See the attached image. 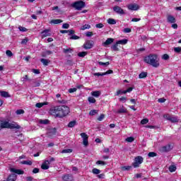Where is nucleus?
Instances as JSON below:
<instances>
[{"label":"nucleus","mask_w":181,"mask_h":181,"mask_svg":"<svg viewBox=\"0 0 181 181\" xmlns=\"http://www.w3.org/2000/svg\"><path fill=\"white\" fill-rule=\"evenodd\" d=\"M49 114L55 118H64L70 114V107L66 105L54 106L49 110Z\"/></svg>","instance_id":"obj_1"},{"label":"nucleus","mask_w":181,"mask_h":181,"mask_svg":"<svg viewBox=\"0 0 181 181\" xmlns=\"http://www.w3.org/2000/svg\"><path fill=\"white\" fill-rule=\"evenodd\" d=\"M144 61V63L150 64V66H152V67H155L156 69H158V67L160 66V64L159 63V57H158V54H151L146 56Z\"/></svg>","instance_id":"obj_2"},{"label":"nucleus","mask_w":181,"mask_h":181,"mask_svg":"<svg viewBox=\"0 0 181 181\" xmlns=\"http://www.w3.org/2000/svg\"><path fill=\"white\" fill-rule=\"evenodd\" d=\"M72 8H74L75 9H76L77 11H81V9H83V8H86V2L80 0V1H77L74 2L71 4Z\"/></svg>","instance_id":"obj_3"},{"label":"nucleus","mask_w":181,"mask_h":181,"mask_svg":"<svg viewBox=\"0 0 181 181\" xmlns=\"http://www.w3.org/2000/svg\"><path fill=\"white\" fill-rule=\"evenodd\" d=\"M144 163V157L138 156L134 158V161L132 163V166L134 168H139L141 165Z\"/></svg>","instance_id":"obj_4"},{"label":"nucleus","mask_w":181,"mask_h":181,"mask_svg":"<svg viewBox=\"0 0 181 181\" xmlns=\"http://www.w3.org/2000/svg\"><path fill=\"white\" fill-rule=\"evenodd\" d=\"M94 46V41L93 40H88L86 41L83 45V49H86V50H88L90 49H92V47Z\"/></svg>","instance_id":"obj_5"},{"label":"nucleus","mask_w":181,"mask_h":181,"mask_svg":"<svg viewBox=\"0 0 181 181\" xmlns=\"http://www.w3.org/2000/svg\"><path fill=\"white\" fill-rule=\"evenodd\" d=\"M113 11L119 15H125V11H124V9H122L119 6H115L113 7Z\"/></svg>","instance_id":"obj_6"},{"label":"nucleus","mask_w":181,"mask_h":181,"mask_svg":"<svg viewBox=\"0 0 181 181\" xmlns=\"http://www.w3.org/2000/svg\"><path fill=\"white\" fill-rule=\"evenodd\" d=\"M81 138H83V144L85 146H88V136L86 133L81 134Z\"/></svg>","instance_id":"obj_7"},{"label":"nucleus","mask_w":181,"mask_h":181,"mask_svg":"<svg viewBox=\"0 0 181 181\" xmlns=\"http://www.w3.org/2000/svg\"><path fill=\"white\" fill-rule=\"evenodd\" d=\"M115 39L114 38H107L105 42L102 43V45L104 46V47H108L110 45H112L114 43Z\"/></svg>","instance_id":"obj_8"},{"label":"nucleus","mask_w":181,"mask_h":181,"mask_svg":"<svg viewBox=\"0 0 181 181\" xmlns=\"http://www.w3.org/2000/svg\"><path fill=\"white\" fill-rule=\"evenodd\" d=\"M62 180L64 181H73L74 180V177L71 174H65L62 175Z\"/></svg>","instance_id":"obj_9"},{"label":"nucleus","mask_w":181,"mask_h":181,"mask_svg":"<svg viewBox=\"0 0 181 181\" xmlns=\"http://www.w3.org/2000/svg\"><path fill=\"white\" fill-rule=\"evenodd\" d=\"M8 129H21V126L16 122L8 123Z\"/></svg>","instance_id":"obj_10"},{"label":"nucleus","mask_w":181,"mask_h":181,"mask_svg":"<svg viewBox=\"0 0 181 181\" xmlns=\"http://www.w3.org/2000/svg\"><path fill=\"white\" fill-rule=\"evenodd\" d=\"M42 38L48 37L52 36V33H50V29H45L42 33Z\"/></svg>","instance_id":"obj_11"},{"label":"nucleus","mask_w":181,"mask_h":181,"mask_svg":"<svg viewBox=\"0 0 181 181\" xmlns=\"http://www.w3.org/2000/svg\"><path fill=\"white\" fill-rule=\"evenodd\" d=\"M173 149V146L172 144H168L162 147L163 152H170Z\"/></svg>","instance_id":"obj_12"},{"label":"nucleus","mask_w":181,"mask_h":181,"mask_svg":"<svg viewBox=\"0 0 181 181\" xmlns=\"http://www.w3.org/2000/svg\"><path fill=\"white\" fill-rule=\"evenodd\" d=\"M59 32L62 34L68 33V36H71V35H74L76 33L74 30H61Z\"/></svg>","instance_id":"obj_13"},{"label":"nucleus","mask_w":181,"mask_h":181,"mask_svg":"<svg viewBox=\"0 0 181 181\" xmlns=\"http://www.w3.org/2000/svg\"><path fill=\"white\" fill-rule=\"evenodd\" d=\"M127 9H129V11H138L139 9V6L132 4L127 6Z\"/></svg>","instance_id":"obj_14"},{"label":"nucleus","mask_w":181,"mask_h":181,"mask_svg":"<svg viewBox=\"0 0 181 181\" xmlns=\"http://www.w3.org/2000/svg\"><path fill=\"white\" fill-rule=\"evenodd\" d=\"M49 165H50V161L45 160L44 163H42L41 165V169H42L43 170H47V169H49Z\"/></svg>","instance_id":"obj_15"},{"label":"nucleus","mask_w":181,"mask_h":181,"mask_svg":"<svg viewBox=\"0 0 181 181\" xmlns=\"http://www.w3.org/2000/svg\"><path fill=\"white\" fill-rule=\"evenodd\" d=\"M11 172H13V173H16L17 175H23L25 173L24 170L16 168H11Z\"/></svg>","instance_id":"obj_16"},{"label":"nucleus","mask_w":181,"mask_h":181,"mask_svg":"<svg viewBox=\"0 0 181 181\" xmlns=\"http://www.w3.org/2000/svg\"><path fill=\"white\" fill-rule=\"evenodd\" d=\"M119 44H118L117 42H116L115 44H113L111 47L110 49L113 50V52H119Z\"/></svg>","instance_id":"obj_17"},{"label":"nucleus","mask_w":181,"mask_h":181,"mask_svg":"<svg viewBox=\"0 0 181 181\" xmlns=\"http://www.w3.org/2000/svg\"><path fill=\"white\" fill-rule=\"evenodd\" d=\"M1 121V129H4L5 128H7L8 129L9 128V122L8 121Z\"/></svg>","instance_id":"obj_18"},{"label":"nucleus","mask_w":181,"mask_h":181,"mask_svg":"<svg viewBox=\"0 0 181 181\" xmlns=\"http://www.w3.org/2000/svg\"><path fill=\"white\" fill-rule=\"evenodd\" d=\"M93 97H95V98H98L101 95V91L100 90H94L90 93Z\"/></svg>","instance_id":"obj_19"},{"label":"nucleus","mask_w":181,"mask_h":181,"mask_svg":"<svg viewBox=\"0 0 181 181\" xmlns=\"http://www.w3.org/2000/svg\"><path fill=\"white\" fill-rule=\"evenodd\" d=\"M167 21L169 23H176V18L173 17V16L168 15L167 17Z\"/></svg>","instance_id":"obj_20"},{"label":"nucleus","mask_w":181,"mask_h":181,"mask_svg":"<svg viewBox=\"0 0 181 181\" xmlns=\"http://www.w3.org/2000/svg\"><path fill=\"white\" fill-rule=\"evenodd\" d=\"M0 94H1V97H4V98H8L11 97V95H9V93H8L6 91L1 90Z\"/></svg>","instance_id":"obj_21"},{"label":"nucleus","mask_w":181,"mask_h":181,"mask_svg":"<svg viewBox=\"0 0 181 181\" xmlns=\"http://www.w3.org/2000/svg\"><path fill=\"white\" fill-rule=\"evenodd\" d=\"M7 181H16V174H11L10 175L7 180Z\"/></svg>","instance_id":"obj_22"},{"label":"nucleus","mask_w":181,"mask_h":181,"mask_svg":"<svg viewBox=\"0 0 181 181\" xmlns=\"http://www.w3.org/2000/svg\"><path fill=\"white\" fill-rule=\"evenodd\" d=\"M120 169L122 172H125V171L131 170V169H132V166L131 165L122 166L120 167Z\"/></svg>","instance_id":"obj_23"},{"label":"nucleus","mask_w":181,"mask_h":181,"mask_svg":"<svg viewBox=\"0 0 181 181\" xmlns=\"http://www.w3.org/2000/svg\"><path fill=\"white\" fill-rule=\"evenodd\" d=\"M76 124H77V121H76V120L71 121V122L68 124L67 127H68V128H74V127H76Z\"/></svg>","instance_id":"obj_24"},{"label":"nucleus","mask_w":181,"mask_h":181,"mask_svg":"<svg viewBox=\"0 0 181 181\" xmlns=\"http://www.w3.org/2000/svg\"><path fill=\"white\" fill-rule=\"evenodd\" d=\"M63 23V21L61 19H54L50 21V23H53L54 25H59V23Z\"/></svg>","instance_id":"obj_25"},{"label":"nucleus","mask_w":181,"mask_h":181,"mask_svg":"<svg viewBox=\"0 0 181 181\" xmlns=\"http://www.w3.org/2000/svg\"><path fill=\"white\" fill-rule=\"evenodd\" d=\"M74 50L71 48H64L63 49V53H64V54H69V53H73Z\"/></svg>","instance_id":"obj_26"},{"label":"nucleus","mask_w":181,"mask_h":181,"mask_svg":"<svg viewBox=\"0 0 181 181\" xmlns=\"http://www.w3.org/2000/svg\"><path fill=\"white\" fill-rule=\"evenodd\" d=\"M40 62L44 66H49V63H50V61H49V59H46L44 58L41 59Z\"/></svg>","instance_id":"obj_27"},{"label":"nucleus","mask_w":181,"mask_h":181,"mask_svg":"<svg viewBox=\"0 0 181 181\" xmlns=\"http://www.w3.org/2000/svg\"><path fill=\"white\" fill-rule=\"evenodd\" d=\"M148 77V72H141L139 75V78H146Z\"/></svg>","instance_id":"obj_28"},{"label":"nucleus","mask_w":181,"mask_h":181,"mask_svg":"<svg viewBox=\"0 0 181 181\" xmlns=\"http://www.w3.org/2000/svg\"><path fill=\"white\" fill-rule=\"evenodd\" d=\"M69 36H70L69 37L70 40H78V39H80V37H78V35H76L75 34H73Z\"/></svg>","instance_id":"obj_29"},{"label":"nucleus","mask_w":181,"mask_h":181,"mask_svg":"<svg viewBox=\"0 0 181 181\" xmlns=\"http://www.w3.org/2000/svg\"><path fill=\"white\" fill-rule=\"evenodd\" d=\"M88 103H90V104H95V103H96V100H95V98H94V97H93V96H90V97H88Z\"/></svg>","instance_id":"obj_30"},{"label":"nucleus","mask_w":181,"mask_h":181,"mask_svg":"<svg viewBox=\"0 0 181 181\" xmlns=\"http://www.w3.org/2000/svg\"><path fill=\"white\" fill-rule=\"evenodd\" d=\"M117 42L119 44V45H127V43H128V40L127 39H123V40H118L117 41Z\"/></svg>","instance_id":"obj_31"},{"label":"nucleus","mask_w":181,"mask_h":181,"mask_svg":"<svg viewBox=\"0 0 181 181\" xmlns=\"http://www.w3.org/2000/svg\"><path fill=\"white\" fill-rule=\"evenodd\" d=\"M21 165H28L29 166H31V165L33 163L30 160H23L20 162Z\"/></svg>","instance_id":"obj_32"},{"label":"nucleus","mask_w":181,"mask_h":181,"mask_svg":"<svg viewBox=\"0 0 181 181\" xmlns=\"http://www.w3.org/2000/svg\"><path fill=\"white\" fill-rule=\"evenodd\" d=\"M125 112H127V108H125L124 106L117 110V114H125Z\"/></svg>","instance_id":"obj_33"},{"label":"nucleus","mask_w":181,"mask_h":181,"mask_svg":"<svg viewBox=\"0 0 181 181\" xmlns=\"http://www.w3.org/2000/svg\"><path fill=\"white\" fill-rule=\"evenodd\" d=\"M168 170L171 173H173V172H176V165H170Z\"/></svg>","instance_id":"obj_34"},{"label":"nucleus","mask_w":181,"mask_h":181,"mask_svg":"<svg viewBox=\"0 0 181 181\" xmlns=\"http://www.w3.org/2000/svg\"><path fill=\"white\" fill-rule=\"evenodd\" d=\"M107 23L109 25H115V24H117V21H115V19L108 18L107 19Z\"/></svg>","instance_id":"obj_35"},{"label":"nucleus","mask_w":181,"mask_h":181,"mask_svg":"<svg viewBox=\"0 0 181 181\" xmlns=\"http://www.w3.org/2000/svg\"><path fill=\"white\" fill-rule=\"evenodd\" d=\"M71 152H73V149L67 148V149H63L61 151V153H71Z\"/></svg>","instance_id":"obj_36"},{"label":"nucleus","mask_w":181,"mask_h":181,"mask_svg":"<svg viewBox=\"0 0 181 181\" xmlns=\"http://www.w3.org/2000/svg\"><path fill=\"white\" fill-rule=\"evenodd\" d=\"M91 25L89 24H85L83 26L81 27V30H86V29H90Z\"/></svg>","instance_id":"obj_37"},{"label":"nucleus","mask_w":181,"mask_h":181,"mask_svg":"<svg viewBox=\"0 0 181 181\" xmlns=\"http://www.w3.org/2000/svg\"><path fill=\"white\" fill-rule=\"evenodd\" d=\"M88 52H81L78 53V57H86L87 56Z\"/></svg>","instance_id":"obj_38"},{"label":"nucleus","mask_w":181,"mask_h":181,"mask_svg":"<svg viewBox=\"0 0 181 181\" xmlns=\"http://www.w3.org/2000/svg\"><path fill=\"white\" fill-rule=\"evenodd\" d=\"M170 122H173V123L179 122V119H177V117H172V116L170 117Z\"/></svg>","instance_id":"obj_39"},{"label":"nucleus","mask_w":181,"mask_h":181,"mask_svg":"<svg viewBox=\"0 0 181 181\" xmlns=\"http://www.w3.org/2000/svg\"><path fill=\"white\" fill-rule=\"evenodd\" d=\"M92 173H93V175H100L101 173V170L98 168H93L92 170Z\"/></svg>","instance_id":"obj_40"},{"label":"nucleus","mask_w":181,"mask_h":181,"mask_svg":"<svg viewBox=\"0 0 181 181\" xmlns=\"http://www.w3.org/2000/svg\"><path fill=\"white\" fill-rule=\"evenodd\" d=\"M43 105H47V104L46 103H38L35 104V107L37 108H42V107H43Z\"/></svg>","instance_id":"obj_41"},{"label":"nucleus","mask_w":181,"mask_h":181,"mask_svg":"<svg viewBox=\"0 0 181 181\" xmlns=\"http://www.w3.org/2000/svg\"><path fill=\"white\" fill-rule=\"evenodd\" d=\"M120 94H127L126 90H118L115 95H120Z\"/></svg>","instance_id":"obj_42"},{"label":"nucleus","mask_w":181,"mask_h":181,"mask_svg":"<svg viewBox=\"0 0 181 181\" xmlns=\"http://www.w3.org/2000/svg\"><path fill=\"white\" fill-rule=\"evenodd\" d=\"M158 154L155 152H149L148 154V158H155V156H157Z\"/></svg>","instance_id":"obj_43"},{"label":"nucleus","mask_w":181,"mask_h":181,"mask_svg":"<svg viewBox=\"0 0 181 181\" xmlns=\"http://www.w3.org/2000/svg\"><path fill=\"white\" fill-rule=\"evenodd\" d=\"M95 114H98V110H92L89 112V115H95Z\"/></svg>","instance_id":"obj_44"},{"label":"nucleus","mask_w":181,"mask_h":181,"mask_svg":"<svg viewBox=\"0 0 181 181\" xmlns=\"http://www.w3.org/2000/svg\"><path fill=\"white\" fill-rule=\"evenodd\" d=\"M49 119H41L40 120V124H43L44 125H47L49 124Z\"/></svg>","instance_id":"obj_45"},{"label":"nucleus","mask_w":181,"mask_h":181,"mask_svg":"<svg viewBox=\"0 0 181 181\" xmlns=\"http://www.w3.org/2000/svg\"><path fill=\"white\" fill-rule=\"evenodd\" d=\"M105 118V115L104 114H101L98 118L97 120L99 122L103 121V119H104Z\"/></svg>","instance_id":"obj_46"},{"label":"nucleus","mask_w":181,"mask_h":181,"mask_svg":"<svg viewBox=\"0 0 181 181\" xmlns=\"http://www.w3.org/2000/svg\"><path fill=\"white\" fill-rule=\"evenodd\" d=\"M127 100H128V98L125 96H122L119 98V101H120L121 103H126Z\"/></svg>","instance_id":"obj_47"},{"label":"nucleus","mask_w":181,"mask_h":181,"mask_svg":"<svg viewBox=\"0 0 181 181\" xmlns=\"http://www.w3.org/2000/svg\"><path fill=\"white\" fill-rule=\"evenodd\" d=\"M6 56H8V57H12V56H13V53H12V51L8 49L6 51Z\"/></svg>","instance_id":"obj_48"},{"label":"nucleus","mask_w":181,"mask_h":181,"mask_svg":"<svg viewBox=\"0 0 181 181\" xmlns=\"http://www.w3.org/2000/svg\"><path fill=\"white\" fill-rule=\"evenodd\" d=\"M16 114L17 115H21L22 114H25V110H22V109H20V110H17L16 112Z\"/></svg>","instance_id":"obj_49"},{"label":"nucleus","mask_w":181,"mask_h":181,"mask_svg":"<svg viewBox=\"0 0 181 181\" xmlns=\"http://www.w3.org/2000/svg\"><path fill=\"white\" fill-rule=\"evenodd\" d=\"M127 142H134L135 141V138L133 136H129L126 139Z\"/></svg>","instance_id":"obj_50"},{"label":"nucleus","mask_w":181,"mask_h":181,"mask_svg":"<svg viewBox=\"0 0 181 181\" xmlns=\"http://www.w3.org/2000/svg\"><path fill=\"white\" fill-rule=\"evenodd\" d=\"M33 87H40V81H37L33 82Z\"/></svg>","instance_id":"obj_51"},{"label":"nucleus","mask_w":181,"mask_h":181,"mask_svg":"<svg viewBox=\"0 0 181 181\" xmlns=\"http://www.w3.org/2000/svg\"><path fill=\"white\" fill-rule=\"evenodd\" d=\"M96 165H102L103 166H105V165H107V163H105V161L103 160H98L96 162Z\"/></svg>","instance_id":"obj_52"},{"label":"nucleus","mask_w":181,"mask_h":181,"mask_svg":"<svg viewBox=\"0 0 181 181\" xmlns=\"http://www.w3.org/2000/svg\"><path fill=\"white\" fill-rule=\"evenodd\" d=\"M98 64H100V66H110V62H99Z\"/></svg>","instance_id":"obj_53"},{"label":"nucleus","mask_w":181,"mask_h":181,"mask_svg":"<svg viewBox=\"0 0 181 181\" xmlns=\"http://www.w3.org/2000/svg\"><path fill=\"white\" fill-rule=\"evenodd\" d=\"M18 29L20 32H28V29L25 27L19 26Z\"/></svg>","instance_id":"obj_54"},{"label":"nucleus","mask_w":181,"mask_h":181,"mask_svg":"<svg viewBox=\"0 0 181 181\" xmlns=\"http://www.w3.org/2000/svg\"><path fill=\"white\" fill-rule=\"evenodd\" d=\"M95 28H97L98 29H103V28H104V24L103 23H98L95 25Z\"/></svg>","instance_id":"obj_55"},{"label":"nucleus","mask_w":181,"mask_h":181,"mask_svg":"<svg viewBox=\"0 0 181 181\" xmlns=\"http://www.w3.org/2000/svg\"><path fill=\"white\" fill-rule=\"evenodd\" d=\"M174 52L175 53H180V52H181V47H174Z\"/></svg>","instance_id":"obj_56"},{"label":"nucleus","mask_w":181,"mask_h":181,"mask_svg":"<svg viewBox=\"0 0 181 181\" xmlns=\"http://www.w3.org/2000/svg\"><path fill=\"white\" fill-rule=\"evenodd\" d=\"M148 122H149V119H143L141 121V124L142 125H145V124H148Z\"/></svg>","instance_id":"obj_57"},{"label":"nucleus","mask_w":181,"mask_h":181,"mask_svg":"<svg viewBox=\"0 0 181 181\" xmlns=\"http://www.w3.org/2000/svg\"><path fill=\"white\" fill-rule=\"evenodd\" d=\"M70 28V24L69 23H64L62 25V29H69Z\"/></svg>","instance_id":"obj_58"},{"label":"nucleus","mask_w":181,"mask_h":181,"mask_svg":"<svg viewBox=\"0 0 181 181\" xmlns=\"http://www.w3.org/2000/svg\"><path fill=\"white\" fill-rule=\"evenodd\" d=\"M76 91H77V88H69V93H70V94H71L73 93H76Z\"/></svg>","instance_id":"obj_59"},{"label":"nucleus","mask_w":181,"mask_h":181,"mask_svg":"<svg viewBox=\"0 0 181 181\" xmlns=\"http://www.w3.org/2000/svg\"><path fill=\"white\" fill-rule=\"evenodd\" d=\"M123 32L124 33H131L132 30L129 28H126L124 29Z\"/></svg>","instance_id":"obj_60"},{"label":"nucleus","mask_w":181,"mask_h":181,"mask_svg":"<svg viewBox=\"0 0 181 181\" xmlns=\"http://www.w3.org/2000/svg\"><path fill=\"white\" fill-rule=\"evenodd\" d=\"M163 60H168L169 55L168 54H164L162 57Z\"/></svg>","instance_id":"obj_61"},{"label":"nucleus","mask_w":181,"mask_h":181,"mask_svg":"<svg viewBox=\"0 0 181 181\" xmlns=\"http://www.w3.org/2000/svg\"><path fill=\"white\" fill-rule=\"evenodd\" d=\"M59 104H67V100L62 99V100H58Z\"/></svg>","instance_id":"obj_62"},{"label":"nucleus","mask_w":181,"mask_h":181,"mask_svg":"<svg viewBox=\"0 0 181 181\" xmlns=\"http://www.w3.org/2000/svg\"><path fill=\"white\" fill-rule=\"evenodd\" d=\"M40 170L39 168H34V169L33 170V173H35V174L39 173Z\"/></svg>","instance_id":"obj_63"},{"label":"nucleus","mask_w":181,"mask_h":181,"mask_svg":"<svg viewBox=\"0 0 181 181\" xmlns=\"http://www.w3.org/2000/svg\"><path fill=\"white\" fill-rule=\"evenodd\" d=\"M134 87H129V88H128L127 90H126V93H131V91H132V90H134Z\"/></svg>","instance_id":"obj_64"}]
</instances>
